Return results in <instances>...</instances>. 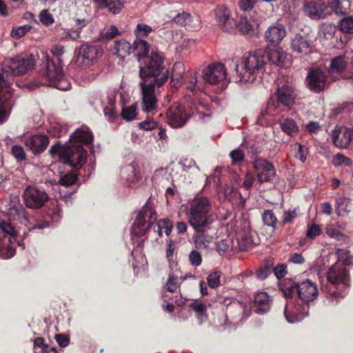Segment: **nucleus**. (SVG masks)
<instances>
[{"mask_svg":"<svg viewBox=\"0 0 353 353\" xmlns=\"http://www.w3.org/2000/svg\"><path fill=\"white\" fill-rule=\"evenodd\" d=\"M67 146H62L61 143H57L55 145H53L50 147L49 150V153L52 157H54L55 155H58L59 159L63 161L64 155L63 153L66 152Z\"/></svg>","mask_w":353,"mask_h":353,"instance_id":"603ef678","label":"nucleus"},{"mask_svg":"<svg viewBox=\"0 0 353 353\" xmlns=\"http://www.w3.org/2000/svg\"><path fill=\"white\" fill-rule=\"evenodd\" d=\"M190 307L196 313L197 318L201 323L206 319V305L202 302H194L190 304Z\"/></svg>","mask_w":353,"mask_h":353,"instance_id":"c03bdc74","label":"nucleus"},{"mask_svg":"<svg viewBox=\"0 0 353 353\" xmlns=\"http://www.w3.org/2000/svg\"><path fill=\"white\" fill-rule=\"evenodd\" d=\"M333 164L335 167H339L343 165L350 167L352 165V162L350 158L341 154H337L333 158Z\"/></svg>","mask_w":353,"mask_h":353,"instance_id":"5fc2aeb1","label":"nucleus"},{"mask_svg":"<svg viewBox=\"0 0 353 353\" xmlns=\"http://www.w3.org/2000/svg\"><path fill=\"white\" fill-rule=\"evenodd\" d=\"M71 144L80 145L79 143L89 144L93 141V136L87 127H81L70 135Z\"/></svg>","mask_w":353,"mask_h":353,"instance_id":"a878e982","label":"nucleus"},{"mask_svg":"<svg viewBox=\"0 0 353 353\" xmlns=\"http://www.w3.org/2000/svg\"><path fill=\"white\" fill-rule=\"evenodd\" d=\"M345 226V224L342 221L330 223L326 227V234L332 238L339 239L342 236Z\"/></svg>","mask_w":353,"mask_h":353,"instance_id":"e433bc0d","label":"nucleus"},{"mask_svg":"<svg viewBox=\"0 0 353 353\" xmlns=\"http://www.w3.org/2000/svg\"><path fill=\"white\" fill-rule=\"evenodd\" d=\"M185 74V66L181 62H176L172 67L170 85L172 88H178L182 83Z\"/></svg>","mask_w":353,"mask_h":353,"instance_id":"7c9ffc66","label":"nucleus"},{"mask_svg":"<svg viewBox=\"0 0 353 353\" xmlns=\"http://www.w3.org/2000/svg\"><path fill=\"white\" fill-rule=\"evenodd\" d=\"M230 157L232 159V164H236L244 160L245 154L241 150L235 149L230 152Z\"/></svg>","mask_w":353,"mask_h":353,"instance_id":"052dcab7","label":"nucleus"},{"mask_svg":"<svg viewBox=\"0 0 353 353\" xmlns=\"http://www.w3.org/2000/svg\"><path fill=\"white\" fill-rule=\"evenodd\" d=\"M296 283H297L289 282L281 288V290L286 298H290L294 292H296L295 286H296Z\"/></svg>","mask_w":353,"mask_h":353,"instance_id":"69168bd1","label":"nucleus"},{"mask_svg":"<svg viewBox=\"0 0 353 353\" xmlns=\"http://www.w3.org/2000/svg\"><path fill=\"white\" fill-rule=\"evenodd\" d=\"M46 77L49 85L59 90H66L70 88V83L63 72L61 59H50L46 56Z\"/></svg>","mask_w":353,"mask_h":353,"instance_id":"0eeeda50","label":"nucleus"},{"mask_svg":"<svg viewBox=\"0 0 353 353\" xmlns=\"http://www.w3.org/2000/svg\"><path fill=\"white\" fill-rule=\"evenodd\" d=\"M220 276L219 272L215 271L210 273L207 278L208 285L212 288L218 287L220 285Z\"/></svg>","mask_w":353,"mask_h":353,"instance_id":"4d7b16f0","label":"nucleus"},{"mask_svg":"<svg viewBox=\"0 0 353 353\" xmlns=\"http://www.w3.org/2000/svg\"><path fill=\"white\" fill-rule=\"evenodd\" d=\"M328 6L336 14H346L350 11L351 2L349 0H330Z\"/></svg>","mask_w":353,"mask_h":353,"instance_id":"f704fd0d","label":"nucleus"},{"mask_svg":"<svg viewBox=\"0 0 353 353\" xmlns=\"http://www.w3.org/2000/svg\"><path fill=\"white\" fill-rule=\"evenodd\" d=\"M266 59L262 50L245 54L240 62L234 63L236 81L242 83L253 82L256 75L263 70Z\"/></svg>","mask_w":353,"mask_h":353,"instance_id":"39448f33","label":"nucleus"},{"mask_svg":"<svg viewBox=\"0 0 353 353\" xmlns=\"http://www.w3.org/2000/svg\"><path fill=\"white\" fill-rule=\"evenodd\" d=\"M163 57L161 52L152 50L150 55L143 60L139 76L141 81L139 85L142 94V109L150 112L157 107L155 89L162 86L168 79V70L162 66Z\"/></svg>","mask_w":353,"mask_h":353,"instance_id":"f257e3e1","label":"nucleus"},{"mask_svg":"<svg viewBox=\"0 0 353 353\" xmlns=\"http://www.w3.org/2000/svg\"><path fill=\"white\" fill-rule=\"evenodd\" d=\"M157 213L154 204L149 199L141 210L138 213L133 225L131 228V232L135 236H143L146 231L157 221Z\"/></svg>","mask_w":353,"mask_h":353,"instance_id":"423d86ee","label":"nucleus"},{"mask_svg":"<svg viewBox=\"0 0 353 353\" xmlns=\"http://www.w3.org/2000/svg\"><path fill=\"white\" fill-rule=\"evenodd\" d=\"M298 208H295L294 209H290L288 210H285L283 212V219L279 223L281 225H284L288 223H291L293 220L298 215Z\"/></svg>","mask_w":353,"mask_h":353,"instance_id":"de8ad7c7","label":"nucleus"},{"mask_svg":"<svg viewBox=\"0 0 353 353\" xmlns=\"http://www.w3.org/2000/svg\"><path fill=\"white\" fill-rule=\"evenodd\" d=\"M340 30L345 33H353V17L342 19L339 23Z\"/></svg>","mask_w":353,"mask_h":353,"instance_id":"09e8293b","label":"nucleus"},{"mask_svg":"<svg viewBox=\"0 0 353 353\" xmlns=\"http://www.w3.org/2000/svg\"><path fill=\"white\" fill-rule=\"evenodd\" d=\"M206 229L194 230L196 234L194 235V240L197 248L207 247L213 240V236L209 234Z\"/></svg>","mask_w":353,"mask_h":353,"instance_id":"72a5a7b5","label":"nucleus"},{"mask_svg":"<svg viewBox=\"0 0 353 353\" xmlns=\"http://www.w3.org/2000/svg\"><path fill=\"white\" fill-rule=\"evenodd\" d=\"M173 21L180 26H185L190 21V16L186 12L178 14L173 18Z\"/></svg>","mask_w":353,"mask_h":353,"instance_id":"e2e57ef3","label":"nucleus"},{"mask_svg":"<svg viewBox=\"0 0 353 353\" xmlns=\"http://www.w3.org/2000/svg\"><path fill=\"white\" fill-rule=\"evenodd\" d=\"M39 17L41 23L45 26H49L54 21L52 15L48 10H41L39 13Z\"/></svg>","mask_w":353,"mask_h":353,"instance_id":"6e6d98bb","label":"nucleus"},{"mask_svg":"<svg viewBox=\"0 0 353 353\" xmlns=\"http://www.w3.org/2000/svg\"><path fill=\"white\" fill-rule=\"evenodd\" d=\"M132 51H136L139 60H143L149 52V44L143 39H137L132 46Z\"/></svg>","mask_w":353,"mask_h":353,"instance_id":"c9c22d12","label":"nucleus"},{"mask_svg":"<svg viewBox=\"0 0 353 353\" xmlns=\"http://www.w3.org/2000/svg\"><path fill=\"white\" fill-rule=\"evenodd\" d=\"M346 68V62L343 56H339L334 58L330 63L328 71L329 77L334 81L341 78V74Z\"/></svg>","mask_w":353,"mask_h":353,"instance_id":"b1692460","label":"nucleus"},{"mask_svg":"<svg viewBox=\"0 0 353 353\" xmlns=\"http://www.w3.org/2000/svg\"><path fill=\"white\" fill-rule=\"evenodd\" d=\"M291 48L298 53L308 54L312 51V42L307 37L297 34L292 39Z\"/></svg>","mask_w":353,"mask_h":353,"instance_id":"393cba45","label":"nucleus"},{"mask_svg":"<svg viewBox=\"0 0 353 353\" xmlns=\"http://www.w3.org/2000/svg\"><path fill=\"white\" fill-rule=\"evenodd\" d=\"M154 230L155 231L157 230L160 236H162L163 232L168 236L171 234L172 230V223L168 219H161L159 220L157 225L154 226Z\"/></svg>","mask_w":353,"mask_h":353,"instance_id":"a19ab883","label":"nucleus"},{"mask_svg":"<svg viewBox=\"0 0 353 353\" xmlns=\"http://www.w3.org/2000/svg\"><path fill=\"white\" fill-rule=\"evenodd\" d=\"M285 34L284 26L277 23L268 28L265 33V37L270 42L279 43L285 37Z\"/></svg>","mask_w":353,"mask_h":353,"instance_id":"bb28decb","label":"nucleus"},{"mask_svg":"<svg viewBox=\"0 0 353 353\" xmlns=\"http://www.w3.org/2000/svg\"><path fill=\"white\" fill-rule=\"evenodd\" d=\"M35 59L32 54H21L6 59L0 69V124L8 117L6 109L10 107L12 94L8 88L12 85L14 75H21L32 69Z\"/></svg>","mask_w":353,"mask_h":353,"instance_id":"f03ea898","label":"nucleus"},{"mask_svg":"<svg viewBox=\"0 0 353 353\" xmlns=\"http://www.w3.org/2000/svg\"><path fill=\"white\" fill-rule=\"evenodd\" d=\"M32 28L30 25H23L21 26L14 27L10 32L12 39H19L29 32Z\"/></svg>","mask_w":353,"mask_h":353,"instance_id":"49530a36","label":"nucleus"},{"mask_svg":"<svg viewBox=\"0 0 353 353\" xmlns=\"http://www.w3.org/2000/svg\"><path fill=\"white\" fill-rule=\"evenodd\" d=\"M226 77V70L222 63H213L203 70V78L205 82L216 84Z\"/></svg>","mask_w":353,"mask_h":353,"instance_id":"2eb2a0df","label":"nucleus"},{"mask_svg":"<svg viewBox=\"0 0 353 353\" xmlns=\"http://www.w3.org/2000/svg\"><path fill=\"white\" fill-rule=\"evenodd\" d=\"M186 210L188 223L194 230L210 228L216 219L212 203L206 197H195L188 202Z\"/></svg>","mask_w":353,"mask_h":353,"instance_id":"20e7f679","label":"nucleus"},{"mask_svg":"<svg viewBox=\"0 0 353 353\" xmlns=\"http://www.w3.org/2000/svg\"><path fill=\"white\" fill-rule=\"evenodd\" d=\"M303 12L311 19L319 20L324 19L328 14V6L314 0L308 1L303 5Z\"/></svg>","mask_w":353,"mask_h":353,"instance_id":"dca6fc26","label":"nucleus"},{"mask_svg":"<svg viewBox=\"0 0 353 353\" xmlns=\"http://www.w3.org/2000/svg\"><path fill=\"white\" fill-rule=\"evenodd\" d=\"M125 3V0H108L106 8L113 14H117L121 11Z\"/></svg>","mask_w":353,"mask_h":353,"instance_id":"3c124183","label":"nucleus"},{"mask_svg":"<svg viewBox=\"0 0 353 353\" xmlns=\"http://www.w3.org/2000/svg\"><path fill=\"white\" fill-rule=\"evenodd\" d=\"M265 57L270 62L279 67L288 68L291 65V56L281 48L270 50Z\"/></svg>","mask_w":353,"mask_h":353,"instance_id":"412c9836","label":"nucleus"},{"mask_svg":"<svg viewBox=\"0 0 353 353\" xmlns=\"http://www.w3.org/2000/svg\"><path fill=\"white\" fill-rule=\"evenodd\" d=\"M332 137L336 146L346 148L353 141V131L350 129L336 127L332 131Z\"/></svg>","mask_w":353,"mask_h":353,"instance_id":"aec40b11","label":"nucleus"},{"mask_svg":"<svg viewBox=\"0 0 353 353\" xmlns=\"http://www.w3.org/2000/svg\"><path fill=\"white\" fill-rule=\"evenodd\" d=\"M275 96L278 105L285 107L293 105L296 99L293 88L288 85H278Z\"/></svg>","mask_w":353,"mask_h":353,"instance_id":"6ab92c4d","label":"nucleus"},{"mask_svg":"<svg viewBox=\"0 0 353 353\" xmlns=\"http://www.w3.org/2000/svg\"><path fill=\"white\" fill-rule=\"evenodd\" d=\"M137 116V104H132L128 108H123L121 117L123 119L130 121L134 119Z\"/></svg>","mask_w":353,"mask_h":353,"instance_id":"8fccbe9b","label":"nucleus"},{"mask_svg":"<svg viewBox=\"0 0 353 353\" xmlns=\"http://www.w3.org/2000/svg\"><path fill=\"white\" fill-rule=\"evenodd\" d=\"M295 288L300 300L294 304L288 301L284 310L285 319L290 323L301 321L307 316L308 303L314 301L319 295L316 284L308 279L297 283Z\"/></svg>","mask_w":353,"mask_h":353,"instance_id":"7ed1b4c3","label":"nucleus"},{"mask_svg":"<svg viewBox=\"0 0 353 353\" xmlns=\"http://www.w3.org/2000/svg\"><path fill=\"white\" fill-rule=\"evenodd\" d=\"M101 51L97 46L83 44L77 52V59H81L85 64L90 65L101 54Z\"/></svg>","mask_w":353,"mask_h":353,"instance_id":"4be33fe9","label":"nucleus"},{"mask_svg":"<svg viewBox=\"0 0 353 353\" xmlns=\"http://www.w3.org/2000/svg\"><path fill=\"white\" fill-rule=\"evenodd\" d=\"M255 23H256V21L250 13L243 12L240 15L239 23H236V27L241 33L248 34L252 30L253 26Z\"/></svg>","mask_w":353,"mask_h":353,"instance_id":"2f4dec72","label":"nucleus"},{"mask_svg":"<svg viewBox=\"0 0 353 353\" xmlns=\"http://www.w3.org/2000/svg\"><path fill=\"white\" fill-rule=\"evenodd\" d=\"M9 218L12 220L28 221V216L26 210L20 205L10 208L8 212Z\"/></svg>","mask_w":353,"mask_h":353,"instance_id":"58836bf2","label":"nucleus"},{"mask_svg":"<svg viewBox=\"0 0 353 353\" xmlns=\"http://www.w3.org/2000/svg\"><path fill=\"white\" fill-rule=\"evenodd\" d=\"M282 131L290 137H294L298 134L299 128L296 122L291 118H284L279 121Z\"/></svg>","mask_w":353,"mask_h":353,"instance_id":"473e14b6","label":"nucleus"},{"mask_svg":"<svg viewBox=\"0 0 353 353\" xmlns=\"http://www.w3.org/2000/svg\"><path fill=\"white\" fill-rule=\"evenodd\" d=\"M12 155L18 160L23 161L26 159V153L23 148L18 145H14L12 148Z\"/></svg>","mask_w":353,"mask_h":353,"instance_id":"0e129e2a","label":"nucleus"},{"mask_svg":"<svg viewBox=\"0 0 353 353\" xmlns=\"http://www.w3.org/2000/svg\"><path fill=\"white\" fill-rule=\"evenodd\" d=\"M186 277H182L179 276L177 270L176 271H170L168 274V279L165 285V291L163 293V297L166 298L168 296L166 294L167 292H175L177 289L179 288L182 281L185 280Z\"/></svg>","mask_w":353,"mask_h":353,"instance_id":"cd10ccee","label":"nucleus"},{"mask_svg":"<svg viewBox=\"0 0 353 353\" xmlns=\"http://www.w3.org/2000/svg\"><path fill=\"white\" fill-rule=\"evenodd\" d=\"M77 180V175L76 172L70 171L65 174L60 176L59 182L61 185L68 187L75 183Z\"/></svg>","mask_w":353,"mask_h":353,"instance_id":"a18cd8bd","label":"nucleus"},{"mask_svg":"<svg viewBox=\"0 0 353 353\" xmlns=\"http://www.w3.org/2000/svg\"><path fill=\"white\" fill-rule=\"evenodd\" d=\"M228 321H229L228 315L223 314L220 319V330H221L230 332V331L234 330L236 329L235 324L236 323V322L227 323V322Z\"/></svg>","mask_w":353,"mask_h":353,"instance_id":"864d4df0","label":"nucleus"},{"mask_svg":"<svg viewBox=\"0 0 353 353\" xmlns=\"http://www.w3.org/2000/svg\"><path fill=\"white\" fill-rule=\"evenodd\" d=\"M132 46L125 40L117 41L114 43V50L121 59L129 55L132 51Z\"/></svg>","mask_w":353,"mask_h":353,"instance_id":"4c0bfd02","label":"nucleus"},{"mask_svg":"<svg viewBox=\"0 0 353 353\" xmlns=\"http://www.w3.org/2000/svg\"><path fill=\"white\" fill-rule=\"evenodd\" d=\"M255 3L256 0H240L239 6L244 12H248L252 10Z\"/></svg>","mask_w":353,"mask_h":353,"instance_id":"774afa93","label":"nucleus"},{"mask_svg":"<svg viewBox=\"0 0 353 353\" xmlns=\"http://www.w3.org/2000/svg\"><path fill=\"white\" fill-rule=\"evenodd\" d=\"M328 76L326 69L321 68L310 69L305 79L307 87L315 93L322 92L326 85Z\"/></svg>","mask_w":353,"mask_h":353,"instance_id":"1a4fd4ad","label":"nucleus"},{"mask_svg":"<svg viewBox=\"0 0 353 353\" xmlns=\"http://www.w3.org/2000/svg\"><path fill=\"white\" fill-rule=\"evenodd\" d=\"M327 279L329 283L334 285L340 283L346 285L348 279L347 270L340 262H336L329 268Z\"/></svg>","mask_w":353,"mask_h":353,"instance_id":"f3484780","label":"nucleus"},{"mask_svg":"<svg viewBox=\"0 0 353 353\" xmlns=\"http://www.w3.org/2000/svg\"><path fill=\"white\" fill-rule=\"evenodd\" d=\"M17 232L10 223L0 221V257L10 259L15 254L12 244L16 241Z\"/></svg>","mask_w":353,"mask_h":353,"instance_id":"6e6552de","label":"nucleus"},{"mask_svg":"<svg viewBox=\"0 0 353 353\" xmlns=\"http://www.w3.org/2000/svg\"><path fill=\"white\" fill-rule=\"evenodd\" d=\"M215 18L219 27L224 32H233L236 23L231 17L230 10L225 6H218L215 10Z\"/></svg>","mask_w":353,"mask_h":353,"instance_id":"ddd939ff","label":"nucleus"},{"mask_svg":"<svg viewBox=\"0 0 353 353\" xmlns=\"http://www.w3.org/2000/svg\"><path fill=\"white\" fill-rule=\"evenodd\" d=\"M188 119L184 107L179 104L172 105L167 112L168 123L174 128L183 126Z\"/></svg>","mask_w":353,"mask_h":353,"instance_id":"4468645a","label":"nucleus"},{"mask_svg":"<svg viewBox=\"0 0 353 353\" xmlns=\"http://www.w3.org/2000/svg\"><path fill=\"white\" fill-rule=\"evenodd\" d=\"M49 143V139L46 135L35 134L26 141V145L34 154L45 150Z\"/></svg>","mask_w":353,"mask_h":353,"instance_id":"5701e85b","label":"nucleus"},{"mask_svg":"<svg viewBox=\"0 0 353 353\" xmlns=\"http://www.w3.org/2000/svg\"><path fill=\"white\" fill-rule=\"evenodd\" d=\"M336 254L338 257V262L345 265H351L353 263V256L350 254L348 250L342 248H338L336 250Z\"/></svg>","mask_w":353,"mask_h":353,"instance_id":"79ce46f5","label":"nucleus"},{"mask_svg":"<svg viewBox=\"0 0 353 353\" xmlns=\"http://www.w3.org/2000/svg\"><path fill=\"white\" fill-rule=\"evenodd\" d=\"M216 248L220 255H223L230 249V241L222 240L216 243Z\"/></svg>","mask_w":353,"mask_h":353,"instance_id":"680f3d73","label":"nucleus"},{"mask_svg":"<svg viewBox=\"0 0 353 353\" xmlns=\"http://www.w3.org/2000/svg\"><path fill=\"white\" fill-rule=\"evenodd\" d=\"M24 203L28 208H41L48 199L46 192L36 187H28L23 192Z\"/></svg>","mask_w":353,"mask_h":353,"instance_id":"f8f14e48","label":"nucleus"},{"mask_svg":"<svg viewBox=\"0 0 353 353\" xmlns=\"http://www.w3.org/2000/svg\"><path fill=\"white\" fill-rule=\"evenodd\" d=\"M295 148H297V151L296 152L294 157L301 162H305L307 154V148L299 143H296L295 145Z\"/></svg>","mask_w":353,"mask_h":353,"instance_id":"bf43d9fd","label":"nucleus"},{"mask_svg":"<svg viewBox=\"0 0 353 353\" xmlns=\"http://www.w3.org/2000/svg\"><path fill=\"white\" fill-rule=\"evenodd\" d=\"M64 155L63 163L79 169L82 167L87 160V151L81 145L70 144L67 146L66 152Z\"/></svg>","mask_w":353,"mask_h":353,"instance_id":"9d476101","label":"nucleus"},{"mask_svg":"<svg viewBox=\"0 0 353 353\" xmlns=\"http://www.w3.org/2000/svg\"><path fill=\"white\" fill-rule=\"evenodd\" d=\"M189 260L192 265L198 267L202 262V257L199 252L192 250L189 255Z\"/></svg>","mask_w":353,"mask_h":353,"instance_id":"338daca9","label":"nucleus"},{"mask_svg":"<svg viewBox=\"0 0 353 353\" xmlns=\"http://www.w3.org/2000/svg\"><path fill=\"white\" fill-rule=\"evenodd\" d=\"M254 304L256 312L259 314H263L269 311L270 307V300L266 292H259L254 296Z\"/></svg>","mask_w":353,"mask_h":353,"instance_id":"c85d7f7f","label":"nucleus"},{"mask_svg":"<svg viewBox=\"0 0 353 353\" xmlns=\"http://www.w3.org/2000/svg\"><path fill=\"white\" fill-rule=\"evenodd\" d=\"M152 31V28L150 26L144 23L138 24L134 30L138 37H147Z\"/></svg>","mask_w":353,"mask_h":353,"instance_id":"13d9d810","label":"nucleus"},{"mask_svg":"<svg viewBox=\"0 0 353 353\" xmlns=\"http://www.w3.org/2000/svg\"><path fill=\"white\" fill-rule=\"evenodd\" d=\"M121 175L131 187H136L142 179L141 168L136 161L125 166L121 170Z\"/></svg>","mask_w":353,"mask_h":353,"instance_id":"a211bd4d","label":"nucleus"},{"mask_svg":"<svg viewBox=\"0 0 353 353\" xmlns=\"http://www.w3.org/2000/svg\"><path fill=\"white\" fill-rule=\"evenodd\" d=\"M252 167L259 183H263L273 181L276 171L273 164L266 159L257 158L252 162Z\"/></svg>","mask_w":353,"mask_h":353,"instance_id":"9b49d317","label":"nucleus"},{"mask_svg":"<svg viewBox=\"0 0 353 353\" xmlns=\"http://www.w3.org/2000/svg\"><path fill=\"white\" fill-rule=\"evenodd\" d=\"M236 241L241 250H245L254 244L252 232L249 229L238 231L236 233Z\"/></svg>","mask_w":353,"mask_h":353,"instance_id":"c756f323","label":"nucleus"},{"mask_svg":"<svg viewBox=\"0 0 353 353\" xmlns=\"http://www.w3.org/2000/svg\"><path fill=\"white\" fill-rule=\"evenodd\" d=\"M273 265L274 263L272 258L266 259L256 272V277L261 280L266 279L273 271Z\"/></svg>","mask_w":353,"mask_h":353,"instance_id":"ea45409f","label":"nucleus"},{"mask_svg":"<svg viewBox=\"0 0 353 353\" xmlns=\"http://www.w3.org/2000/svg\"><path fill=\"white\" fill-rule=\"evenodd\" d=\"M262 219L264 224L267 226L272 227L275 229L278 223L277 219L271 210H265L262 214Z\"/></svg>","mask_w":353,"mask_h":353,"instance_id":"37998d69","label":"nucleus"}]
</instances>
